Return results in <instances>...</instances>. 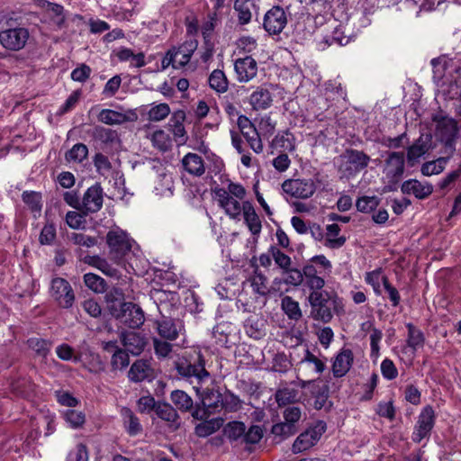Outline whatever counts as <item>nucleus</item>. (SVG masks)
I'll list each match as a JSON object with an SVG mask.
<instances>
[{
  "label": "nucleus",
  "instance_id": "obj_14",
  "mask_svg": "<svg viewBox=\"0 0 461 461\" xmlns=\"http://www.w3.org/2000/svg\"><path fill=\"white\" fill-rule=\"evenodd\" d=\"M457 131L456 122L451 118H442L437 124V134L445 142V148L449 153L455 150V139Z\"/></svg>",
  "mask_w": 461,
  "mask_h": 461
},
{
  "label": "nucleus",
  "instance_id": "obj_51",
  "mask_svg": "<svg viewBox=\"0 0 461 461\" xmlns=\"http://www.w3.org/2000/svg\"><path fill=\"white\" fill-rule=\"evenodd\" d=\"M87 154V147L83 143H77L66 153L65 158L68 162L80 163L86 158Z\"/></svg>",
  "mask_w": 461,
  "mask_h": 461
},
{
  "label": "nucleus",
  "instance_id": "obj_35",
  "mask_svg": "<svg viewBox=\"0 0 461 461\" xmlns=\"http://www.w3.org/2000/svg\"><path fill=\"white\" fill-rule=\"evenodd\" d=\"M84 262L93 267L97 268L103 274L110 277H119V271L113 267L105 258L100 256H86Z\"/></svg>",
  "mask_w": 461,
  "mask_h": 461
},
{
  "label": "nucleus",
  "instance_id": "obj_8",
  "mask_svg": "<svg viewBox=\"0 0 461 461\" xmlns=\"http://www.w3.org/2000/svg\"><path fill=\"white\" fill-rule=\"evenodd\" d=\"M315 181L312 178L286 179L282 184L283 192L294 198L308 199L316 192Z\"/></svg>",
  "mask_w": 461,
  "mask_h": 461
},
{
  "label": "nucleus",
  "instance_id": "obj_10",
  "mask_svg": "<svg viewBox=\"0 0 461 461\" xmlns=\"http://www.w3.org/2000/svg\"><path fill=\"white\" fill-rule=\"evenodd\" d=\"M50 296L59 307L64 309L71 308L75 302V294L70 284L61 277L52 279Z\"/></svg>",
  "mask_w": 461,
  "mask_h": 461
},
{
  "label": "nucleus",
  "instance_id": "obj_54",
  "mask_svg": "<svg viewBox=\"0 0 461 461\" xmlns=\"http://www.w3.org/2000/svg\"><path fill=\"white\" fill-rule=\"evenodd\" d=\"M170 113V107L167 104L161 103L151 106L148 112V120L150 122H160Z\"/></svg>",
  "mask_w": 461,
  "mask_h": 461
},
{
  "label": "nucleus",
  "instance_id": "obj_47",
  "mask_svg": "<svg viewBox=\"0 0 461 461\" xmlns=\"http://www.w3.org/2000/svg\"><path fill=\"white\" fill-rule=\"evenodd\" d=\"M281 306L289 319L297 321L302 317L299 303L291 296H285L281 301Z\"/></svg>",
  "mask_w": 461,
  "mask_h": 461
},
{
  "label": "nucleus",
  "instance_id": "obj_12",
  "mask_svg": "<svg viewBox=\"0 0 461 461\" xmlns=\"http://www.w3.org/2000/svg\"><path fill=\"white\" fill-rule=\"evenodd\" d=\"M29 39L26 28L16 27L0 32V42L4 48L10 50H22Z\"/></svg>",
  "mask_w": 461,
  "mask_h": 461
},
{
  "label": "nucleus",
  "instance_id": "obj_46",
  "mask_svg": "<svg viewBox=\"0 0 461 461\" xmlns=\"http://www.w3.org/2000/svg\"><path fill=\"white\" fill-rule=\"evenodd\" d=\"M98 120L108 125L122 124L126 121V115L111 109H103L98 114Z\"/></svg>",
  "mask_w": 461,
  "mask_h": 461
},
{
  "label": "nucleus",
  "instance_id": "obj_49",
  "mask_svg": "<svg viewBox=\"0 0 461 461\" xmlns=\"http://www.w3.org/2000/svg\"><path fill=\"white\" fill-rule=\"evenodd\" d=\"M23 201L32 212H41V194L35 191H24L22 194Z\"/></svg>",
  "mask_w": 461,
  "mask_h": 461
},
{
  "label": "nucleus",
  "instance_id": "obj_21",
  "mask_svg": "<svg viewBox=\"0 0 461 461\" xmlns=\"http://www.w3.org/2000/svg\"><path fill=\"white\" fill-rule=\"evenodd\" d=\"M429 139L427 136L424 138L420 136L412 145L407 149V164L409 167H414L420 162L421 157H423L429 149Z\"/></svg>",
  "mask_w": 461,
  "mask_h": 461
},
{
  "label": "nucleus",
  "instance_id": "obj_25",
  "mask_svg": "<svg viewBox=\"0 0 461 461\" xmlns=\"http://www.w3.org/2000/svg\"><path fill=\"white\" fill-rule=\"evenodd\" d=\"M183 168L190 175L201 176L205 172L203 159L195 153H187L181 160Z\"/></svg>",
  "mask_w": 461,
  "mask_h": 461
},
{
  "label": "nucleus",
  "instance_id": "obj_28",
  "mask_svg": "<svg viewBox=\"0 0 461 461\" xmlns=\"http://www.w3.org/2000/svg\"><path fill=\"white\" fill-rule=\"evenodd\" d=\"M153 375V370L147 360L140 359L135 361L130 368L128 376L131 381L142 382L150 379Z\"/></svg>",
  "mask_w": 461,
  "mask_h": 461
},
{
  "label": "nucleus",
  "instance_id": "obj_41",
  "mask_svg": "<svg viewBox=\"0 0 461 461\" xmlns=\"http://www.w3.org/2000/svg\"><path fill=\"white\" fill-rule=\"evenodd\" d=\"M298 390L292 387H282L276 390L275 399L278 406H285L296 402Z\"/></svg>",
  "mask_w": 461,
  "mask_h": 461
},
{
  "label": "nucleus",
  "instance_id": "obj_59",
  "mask_svg": "<svg viewBox=\"0 0 461 461\" xmlns=\"http://www.w3.org/2000/svg\"><path fill=\"white\" fill-rule=\"evenodd\" d=\"M221 410L224 409L227 411H236L240 408V400L234 393L227 391L221 396Z\"/></svg>",
  "mask_w": 461,
  "mask_h": 461
},
{
  "label": "nucleus",
  "instance_id": "obj_55",
  "mask_svg": "<svg viewBox=\"0 0 461 461\" xmlns=\"http://www.w3.org/2000/svg\"><path fill=\"white\" fill-rule=\"evenodd\" d=\"M152 342L155 354L158 358L169 357L173 350V345L170 343L171 341L163 339L160 337H154L152 339Z\"/></svg>",
  "mask_w": 461,
  "mask_h": 461
},
{
  "label": "nucleus",
  "instance_id": "obj_40",
  "mask_svg": "<svg viewBox=\"0 0 461 461\" xmlns=\"http://www.w3.org/2000/svg\"><path fill=\"white\" fill-rule=\"evenodd\" d=\"M150 141L153 147L161 152H166L172 147L170 135L163 130L154 131L150 136Z\"/></svg>",
  "mask_w": 461,
  "mask_h": 461
},
{
  "label": "nucleus",
  "instance_id": "obj_19",
  "mask_svg": "<svg viewBox=\"0 0 461 461\" xmlns=\"http://www.w3.org/2000/svg\"><path fill=\"white\" fill-rule=\"evenodd\" d=\"M401 190L405 194H413L418 199H425L433 192V186L416 179H409L402 183Z\"/></svg>",
  "mask_w": 461,
  "mask_h": 461
},
{
  "label": "nucleus",
  "instance_id": "obj_7",
  "mask_svg": "<svg viewBox=\"0 0 461 461\" xmlns=\"http://www.w3.org/2000/svg\"><path fill=\"white\" fill-rule=\"evenodd\" d=\"M153 327L161 339L169 341L177 339L185 331L183 321L165 315L155 319Z\"/></svg>",
  "mask_w": 461,
  "mask_h": 461
},
{
  "label": "nucleus",
  "instance_id": "obj_37",
  "mask_svg": "<svg viewBox=\"0 0 461 461\" xmlns=\"http://www.w3.org/2000/svg\"><path fill=\"white\" fill-rule=\"evenodd\" d=\"M222 425L223 419L221 418L205 420L195 426L194 433L200 438H206L220 429Z\"/></svg>",
  "mask_w": 461,
  "mask_h": 461
},
{
  "label": "nucleus",
  "instance_id": "obj_30",
  "mask_svg": "<svg viewBox=\"0 0 461 461\" xmlns=\"http://www.w3.org/2000/svg\"><path fill=\"white\" fill-rule=\"evenodd\" d=\"M222 394L215 388H206L202 394V403L209 413L221 411Z\"/></svg>",
  "mask_w": 461,
  "mask_h": 461
},
{
  "label": "nucleus",
  "instance_id": "obj_27",
  "mask_svg": "<svg viewBox=\"0 0 461 461\" xmlns=\"http://www.w3.org/2000/svg\"><path fill=\"white\" fill-rule=\"evenodd\" d=\"M305 285L311 292L320 291L325 285V280L320 276V272L312 264L305 265L303 268Z\"/></svg>",
  "mask_w": 461,
  "mask_h": 461
},
{
  "label": "nucleus",
  "instance_id": "obj_15",
  "mask_svg": "<svg viewBox=\"0 0 461 461\" xmlns=\"http://www.w3.org/2000/svg\"><path fill=\"white\" fill-rule=\"evenodd\" d=\"M103 202V188L95 184L87 188L82 197V212L85 214L96 212L102 208Z\"/></svg>",
  "mask_w": 461,
  "mask_h": 461
},
{
  "label": "nucleus",
  "instance_id": "obj_57",
  "mask_svg": "<svg viewBox=\"0 0 461 461\" xmlns=\"http://www.w3.org/2000/svg\"><path fill=\"white\" fill-rule=\"evenodd\" d=\"M250 281L255 293L260 295H266L267 294V278L264 274L256 270Z\"/></svg>",
  "mask_w": 461,
  "mask_h": 461
},
{
  "label": "nucleus",
  "instance_id": "obj_36",
  "mask_svg": "<svg viewBox=\"0 0 461 461\" xmlns=\"http://www.w3.org/2000/svg\"><path fill=\"white\" fill-rule=\"evenodd\" d=\"M242 209L245 222L251 233L253 235L259 234L262 228L261 221L251 203L244 202L242 203Z\"/></svg>",
  "mask_w": 461,
  "mask_h": 461
},
{
  "label": "nucleus",
  "instance_id": "obj_1",
  "mask_svg": "<svg viewBox=\"0 0 461 461\" xmlns=\"http://www.w3.org/2000/svg\"><path fill=\"white\" fill-rule=\"evenodd\" d=\"M308 302L311 306L310 317L322 323H329L334 314L342 309L341 301L337 294L323 289L311 292Z\"/></svg>",
  "mask_w": 461,
  "mask_h": 461
},
{
  "label": "nucleus",
  "instance_id": "obj_63",
  "mask_svg": "<svg viewBox=\"0 0 461 461\" xmlns=\"http://www.w3.org/2000/svg\"><path fill=\"white\" fill-rule=\"evenodd\" d=\"M64 418L69 426L73 429L81 427L86 420L85 414L76 410H68L64 412Z\"/></svg>",
  "mask_w": 461,
  "mask_h": 461
},
{
  "label": "nucleus",
  "instance_id": "obj_61",
  "mask_svg": "<svg viewBox=\"0 0 461 461\" xmlns=\"http://www.w3.org/2000/svg\"><path fill=\"white\" fill-rule=\"evenodd\" d=\"M382 284L384 289L388 294V299L391 302L393 307H397L401 303V295L399 291L389 282L386 276L382 277Z\"/></svg>",
  "mask_w": 461,
  "mask_h": 461
},
{
  "label": "nucleus",
  "instance_id": "obj_38",
  "mask_svg": "<svg viewBox=\"0 0 461 461\" xmlns=\"http://www.w3.org/2000/svg\"><path fill=\"white\" fill-rule=\"evenodd\" d=\"M406 328L408 330L406 339L407 346L411 349L412 353H414L424 346L425 337L423 332L412 323H407Z\"/></svg>",
  "mask_w": 461,
  "mask_h": 461
},
{
  "label": "nucleus",
  "instance_id": "obj_44",
  "mask_svg": "<svg viewBox=\"0 0 461 461\" xmlns=\"http://www.w3.org/2000/svg\"><path fill=\"white\" fill-rule=\"evenodd\" d=\"M380 202V198L375 195H364L357 200L356 207L357 210L360 212L370 213L379 206Z\"/></svg>",
  "mask_w": 461,
  "mask_h": 461
},
{
  "label": "nucleus",
  "instance_id": "obj_48",
  "mask_svg": "<svg viewBox=\"0 0 461 461\" xmlns=\"http://www.w3.org/2000/svg\"><path fill=\"white\" fill-rule=\"evenodd\" d=\"M242 136L255 153L260 154L263 152V142L256 127H249V131H246Z\"/></svg>",
  "mask_w": 461,
  "mask_h": 461
},
{
  "label": "nucleus",
  "instance_id": "obj_24",
  "mask_svg": "<svg viewBox=\"0 0 461 461\" xmlns=\"http://www.w3.org/2000/svg\"><path fill=\"white\" fill-rule=\"evenodd\" d=\"M122 343L127 351L132 355H139L143 351L146 340L140 334L134 331H129L122 334Z\"/></svg>",
  "mask_w": 461,
  "mask_h": 461
},
{
  "label": "nucleus",
  "instance_id": "obj_33",
  "mask_svg": "<svg viewBox=\"0 0 461 461\" xmlns=\"http://www.w3.org/2000/svg\"><path fill=\"white\" fill-rule=\"evenodd\" d=\"M312 367L314 373L319 375L325 370L326 365L309 349H306L303 357L297 364V369L301 373Z\"/></svg>",
  "mask_w": 461,
  "mask_h": 461
},
{
  "label": "nucleus",
  "instance_id": "obj_50",
  "mask_svg": "<svg viewBox=\"0 0 461 461\" xmlns=\"http://www.w3.org/2000/svg\"><path fill=\"white\" fill-rule=\"evenodd\" d=\"M234 10L238 14V21L240 24H248L251 21L252 14L247 0H235Z\"/></svg>",
  "mask_w": 461,
  "mask_h": 461
},
{
  "label": "nucleus",
  "instance_id": "obj_32",
  "mask_svg": "<svg viewBox=\"0 0 461 461\" xmlns=\"http://www.w3.org/2000/svg\"><path fill=\"white\" fill-rule=\"evenodd\" d=\"M123 427L130 436H137L142 431V426L135 413L127 407L121 409Z\"/></svg>",
  "mask_w": 461,
  "mask_h": 461
},
{
  "label": "nucleus",
  "instance_id": "obj_6",
  "mask_svg": "<svg viewBox=\"0 0 461 461\" xmlns=\"http://www.w3.org/2000/svg\"><path fill=\"white\" fill-rule=\"evenodd\" d=\"M370 161L369 156L357 149H347L339 157V170L346 176L355 175L366 168Z\"/></svg>",
  "mask_w": 461,
  "mask_h": 461
},
{
  "label": "nucleus",
  "instance_id": "obj_20",
  "mask_svg": "<svg viewBox=\"0 0 461 461\" xmlns=\"http://www.w3.org/2000/svg\"><path fill=\"white\" fill-rule=\"evenodd\" d=\"M249 104L256 111L266 110L272 105V95L266 86H257L249 98Z\"/></svg>",
  "mask_w": 461,
  "mask_h": 461
},
{
  "label": "nucleus",
  "instance_id": "obj_26",
  "mask_svg": "<svg viewBox=\"0 0 461 461\" xmlns=\"http://www.w3.org/2000/svg\"><path fill=\"white\" fill-rule=\"evenodd\" d=\"M270 146L276 151L294 152L295 150V138L289 131H281L275 136Z\"/></svg>",
  "mask_w": 461,
  "mask_h": 461
},
{
  "label": "nucleus",
  "instance_id": "obj_23",
  "mask_svg": "<svg viewBox=\"0 0 461 461\" xmlns=\"http://www.w3.org/2000/svg\"><path fill=\"white\" fill-rule=\"evenodd\" d=\"M265 322V320L258 314L249 316L244 321L246 334L254 339H260L266 335Z\"/></svg>",
  "mask_w": 461,
  "mask_h": 461
},
{
  "label": "nucleus",
  "instance_id": "obj_62",
  "mask_svg": "<svg viewBox=\"0 0 461 461\" xmlns=\"http://www.w3.org/2000/svg\"><path fill=\"white\" fill-rule=\"evenodd\" d=\"M225 213L231 219H237L243 212L242 204L238 201L237 198L230 197L221 207Z\"/></svg>",
  "mask_w": 461,
  "mask_h": 461
},
{
  "label": "nucleus",
  "instance_id": "obj_3",
  "mask_svg": "<svg viewBox=\"0 0 461 461\" xmlns=\"http://www.w3.org/2000/svg\"><path fill=\"white\" fill-rule=\"evenodd\" d=\"M223 432L228 440L238 445H254L263 437V429L258 425H252L248 429L241 421H230L223 428Z\"/></svg>",
  "mask_w": 461,
  "mask_h": 461
},
{
  "label": "nucleus",
  "instance_id": "obj_11",
  "mask_svg": "<svg viewBox=\"0 0 461 461\" xmlns=\"http://www.w3.org/2000/svg\"><path fill=\"white\" fill-rule=\"evenodd\" d=\"M326 430V424L323 421L317 422L304 432L301 433L293 444L294 453H301L314 446Z\"/></svg>",
  "mask_w": 461,
  "mask_h": 461
},
{
  "label": "nucleus",
  "instance_id": "obj_13",
  "mask_svg": "<svg viewBox=\"0 0 461 461\" xmlns=\"http://www.w3.org/2000/svg\"><path fill=\"white\" fill-rule=\"evenodd\" d=\"M435 424V412L431 406H425L419 417L415 425L412 440L416 443H420L423 438L430 434Z\"/></svg>",
  "mask_w": 461,
  "mask_h": 461
},
{
  "label": "nucleus",
  "instance_id": "obj_18",
  "mask_svg": "<svg viewBox=\"0 0 461 461\" xmlns=\"http://www.w3.org/2000/svg\"><path fill=\"white\" fill-rule=\"evenodd\" d=\"M354 361V355L350 348H342L336 355L332 364L334 377L340 378L348 374Z\"/></svg>",
  "mask_w": 461,
  "mask_h": 461
},
{
  "label": "nucleus",
  "instance_id": "obj_29",
  "mask_svg": "<svg viewBox=\"0 0 461 461\" xmlns=\"http://www.w3.org/2000/svg\"><path fill=\"white\" fill-rule=\"evenodd\" d=\"M155 412L158 418L167 421L173 429H177L180 427V417L176 410L169 403L158 402Z\"/></svg>",
  "mask_w": 461,
  "mask_h": 461
},
{
  "label": "nucleus",
  "instance_id": "obj_42",
  "mask_svg": "<svg viewBox=\"0 0 461 461\" xmlns=\"http://www.w3.org/2000/svg\"><path fill=\"white\" fill-rule=\"evenodd\" d=\"M29 348L35 352V354L41 357H47L49 355L52 342L49 339L41 338H31L27 340Z\"/></svg>",
  "mask_w": 461,
  "mask_h": 461
},
{
  "label": "nucleus",
  "instance_id": "obj_4",
  "mask_svg": "<svg viewBox=\"0 0 461 461\" xmlns=\"http://www.w3.org/2000/svg\"><path fill=\"white\" fill-rule=\"evenodd\" d=\"M109 310L115 319L131 329H138L144 323L142 309L133 303L113 302L109 305Z\"/></svg>",
  "mask_w": 461,
  "mask_h": 461
},
{
  "label": "nucleus",
  "instance_id": "obj_64",
  "mask_svg": "<svg viewBox=\"0 0 461 461\" xmlns=\"http://www.w3.org/2000/svg\"><path fill=\"white\" fill-rule=\"evenodd\" d=\"M296 432L295 425L288 423L287 421L275 424L272 427V433L275 436H280L282 438H287L294 435Z\"/></svg>",
  "mask_w": 461,
  "mask_h": 461
},
{
  "label": "nucleus",
  "instance_id": "obj_22",
  "mask_svg": "<svg viewBox=\"0 0 461 461\" xmlns=\"http://www.w3.org/2000/svg\"><path fill=\"white\" fill-rule=\"evenodd\" d=\"M172 49L175 50L174 52L176 54V63L177 69H179L189 63L194 52L197 49V41L194 40H188L178 47H172Z\"/></svg>",
  "mask_w": 461,
  "mask_h": 461
},
{
  "label": "nucleus",
  "instance_id": "obj_60",
  "mask_svg": "<svg viewBox=\"0 0 461 461\" xmlns=\"http://www.w3.org/2000/svg\"><path fill=\"white\" fill-rule=\"evenodd\" d=\"M130 364V358L125 350L118 348L112 357L111 365L113 370H122Z\"/></svg>",
  "mask_w": 461,
  "mask_h": 461
},
{
  "label": "nucleus",
  "instance_id": "obj_39",
  "mask_svg": "<svg viewBox=\"0 0 461 461\" xmlns=\"http://www.w3.org/2000/svg\"><path fill=\"white\" fill-rule=\"evenodd\" d=\"M170 400L182 412L189 411L194 407L192 397L182 390H174L170 394Z\"/></svg>",
  "mask_w": 461,
  "mask_h": 461
},
{
  "label": "nucleus",
  "instance_id": "obj_52",
  "mask_svg": "<svg viewBox=\"0 0 461 461\" xmlns=\"http://www.w3.org/2000/svg\"><path fill=\"white\" fill-rule=\"evenodd\" d=\"M84 283L86 287L95 293H104L106 289L104 279L93 273L84 275Z\"/></svg>",
  "mask_w": 461,
  "mask_h": 461
},
{
  "label": "nucleus",
  "instance_id": "obj_9",
  "mask_svg": "<svg viewBox=\"0 0 461 461\" xmlns=\"http://www.w3.org/2000/svg\"><path fill=\"white\" fill-rule=\"evenodd\" d=\"M287 23L288 15L280 5L272 6L263 17V28L270 36L279 35Z\"/></svg>",
  "mask_w": 461,
  "mask_h": 461
},
{
  "label": "nucleus",
  "instance_id": "obj_5",
  "mask_svg": "<svg viewBox=\"0 0 461 461\" xmlns=\"http://www.w3.org/2000/svg\"><path fill=\"white\" fill-rule=\"evenodd\" d=\"M404 168L405 159L403 152L391 151L387 153L383 173L386 183L391 185L389 190H393L392 186H395L400 182L404 174Z\"/></svg>",
  "mask_w": 461,
  "mask_h": 461
},
{
  "label": "nucleus",
  "instance_id": "obj_17",
  "mask_svg": "<svg viewBox=\"0 0 461 461\" xmlns=\"http://www.w3.org/2000/svg\"><path fill=\"white\" fill-rule=\"evenodd\" d=\"M234 69L239 82H249L257 76L258 64L252 57L247 56L236 59Z\"/></svg>",
  "mask_w": 461,
  "mask_h": 461
},
{
  "label": "nucleus",
  "instance_id": "obj_53",
  "mask_svg": "<svg viewBox=\"0 0 461 461\" xmlns=\"http://www.w3.org/2000/svg\"><path fill=\"white\" fill-rule=\"evenodd\" d=\"M448 158H439L434 161L426 162L421 167V173L424 176H432L441 173L447 163Z\"/></svg>",
  "mask_w": 461,
  "mask_h": 461
},
{
  "label": "nucleus",
  "instance_id": "obj_2",
  "mask_svg": "<svg viewBox=\"0 0 461 461\" xmlns=\"http://www.w3.org/2000/svg\"><path fill=\"white\" fill-rule=\"evenodd\" d=\"M108 258L117 266H122L134 255L136 242L123 230L116 227L106 234Z\"/></svg>",
  "mask_w": 461,
  "mask_h": 461
},
{
  "label": "nucleus",
  "instance_id": "obj_56",
  "mask_svg": "<svg viewBox=\"0 0 461 461\" xmlns=\"http://www.w3.org/2000/svg\"><path fill=\"white\" fill-rule=\"evenodd\" d=\"M269 253H271L272 258H273L275 263L282 270L289 269V267H291V265H292V259H291V258L288 255L285 254L283 251H281L276 246H270Z\"/></svg>",
  "mask_w": 461,
  "mask_h": 461
},
{
  "label": "nucleus",
  "instance_id": "obj_58",
  "mask_svg": "<svg viewBox=\"0 0 461 461\" xmlns=\"http://www.w3.org/2000/svg\"><path fill=\"white\" fill-rule=\"evenodd\" d=\"M312 394L315 398L314 407L317 410H321L326 404L329 398V387L326 384L315 385L312 389Z\"/></svg>",
  "mask_w": 461,
  "mask_h": 461
},
{
  "label": "nucleus",
  "instance_id": "obj_16",
  "mask_svg": "<svg viewBox=\"0 0 461 461\" xmlns=\"http://www.w3.org/2000/svg\"><path fill=\"white\" fill-rule=\"evenodd\" d=\"M178 373L185 377H194L197 381L203 382L210 377L209 372L205 369L204 359L201 355L198 356L197 361L191 363H180L177 365Z\"/></svg>",
  "mask_w": 461,
  "mask_h": 461
},
{
  "label": "nucleus",
  "instance_id": "obj_34",
  "mask_svg": "<svg viewBox=\"0 0 461 461\" xmlns=\"http://www.w3.org/2000/svg\"><path fill=\"white\" fill-rule=\"evenodd\" d=\"M326 230L327 232L324 239L325 247L331 249H337L344 246L347 239L344 236H339L341 230L339 224H329L326 227Z\"/></svg>",
  "mask_w": 461,
  "mask_h": 461
},
{
  "label": "nucleus",
  "instance_id": "obj_43",
  "mask_svg": "<svg viewBox=\"0 0 461 461\" xmlns=\"http://www.w3.org/2000/svg\"><path fill=\"white\" fill-rule=\"evenodd\" d=\"M208 82L211 88L218 93H225L228 90L227 77L220 69H215L211 73Z\"/></svg>",
  "mask_w": 461,
  "mask_h": 461
},
{
  "label": "nucleus",
  "instance_id": "obj_45",
  "mask_svg": "<svg viewBox=\"0 0 461 461\" xmlns=\"http://www.w3.org/2000/svg\"><path fill=\"white\" fill-rule=\"evenodd\" d=\"M284 274H285V277L284 281L278 278H275L273 281L274 285L282 284L284 282L286 285L298 286L303 282V270H299L297 268H292L289 267V269L283 270Z\"/></svg>",
  "mask_w": 461,
  "mask_h": 461
},
{
  "label": "nucleus",
  "instance_id": "obj_31",
  "mask_svg": "<svg viewBox=\"0 0 461 461\" xmlns=\"http://www.w3.org/2000/svg\"><path fill=\"white\" fill-rule=\"evenodd\" d=\"M185 119V113L184 111L175 112L170 118V126L172 127V132L176 141L178 145H183L186 141V131L183 124Z\"/></svg>",
  "mask_w": 461,
  "mask_h": 461
}]
</instances>
